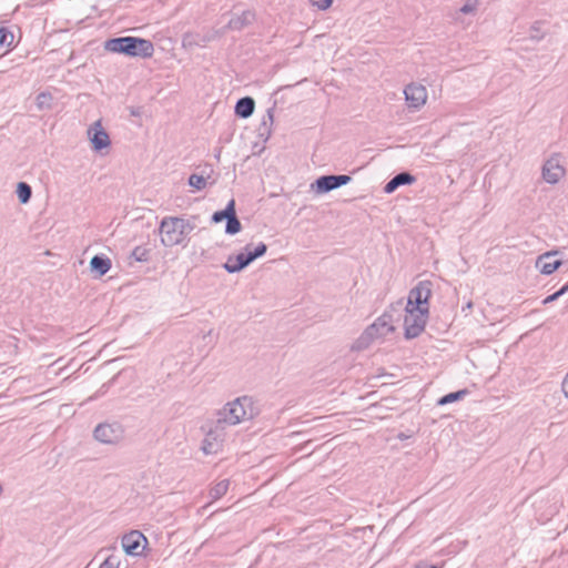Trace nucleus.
I'll use <instances>...</instances> for the list:
<instances>
[{"label": "nucleus", "mask_w": 568, "mask_h": 568, "mask_svg": "<svg viewBox=\"0 0 568 568\" xmlns=\"http://www.w3.org/2000/svg\"><path fill=\"white\" fill-rule=\"evenodd\" d=\"M260 414L256 402L251 396H241L226 403L216 414L220 425L235 426L242 422L251 420Z\"/></svg>", "instance_id": "obj_1"}, {"label": "nucleus", "mask_w": 568, "mask_h": 568, "mask_svg": "<svg viewBox=\"0 0 568 568\" xmlns=\"http://www.w3.org/2000/svg\"><path fill=\"white\" fill-rule=\"evenodd\" d=\"M196 227L195 217L164 216L159 226L161 243L165 247L186 246L187 235Z\"/></svg>", "instance_id": "obj_2"}, {"label": "nucleus", "mask_w": 568, "mask_h": 568, "mask_svg": "<svg viewBox=\"0 0 568 568\" xmlns=\"http://www.w3.org/2000/svg\"><path fill=\"white\" fill-rule=\"evenodd\" d=\"M104 49L113 53H122L129 57L151 58L154 45L151 40L136 37H119L105 41Z\"/></svg>", "instance_id": "obj_3"}, {"label": "nucleus", "mask_w": 568, "mask_h": 568, "mask_svg": "<svg viewBox=\"0 0 568 568\" xmlns=\"http://www.w3.org/2000/svg\"><path fill=\"white\" fill-rule=\"evenodd\" d=\"M405 338L412 339L419 336L424 332L428 318V310L405 307Z\"/></svg>", "instance_id": "obj_4"}, {"label": "nucleus", "mask_w": 568, "mask_h": 568, "mask_svg": "<svg viewBox=\"0 0 568 568\" xmlns=\"http://www.w3.org/2000/svg\"><path fill=\"white\" fill-rule=\"evenodd\" d=\"M432 282L420 281L413 287L408 294V300L405 307L416 310H428V300L432 295Z\"/></svg>", "instance_id": "obj_5"}, {"label": "nucleus", "mask_w": 568, "mask_h": 568, "mask_svg": "<svg viewBox=\"0 0 568 568\" xmlns=\"http://www.w3.org/2000/svg\"><path fill=\"white\" fill-rule=\"evenodd\" d=\"M394 331L393 317L388 313L382 314L373 324L366 327L362 334V339L373 341L385 337Z\"/></svg>", "instance_id": "obj_6"}, {"label": "nucleus", "mask_w": 568, "mask_h": 568, "mask_svg": "<svg viewBox=\"0 0 568 568\" xmlns=\"http://www.w3.org/2000/svg\"><path fill=\"white\" fill-rule=\"evenodd\" d=\"M93 435L100 443L118 444L124 437V429L119 423H102L94 428Z\"/></svg>", "instance_id": "obj_7"}, {"label": "nucleus", "mask_w": 568, "mask_h": 568, "mask_svg": "<svg viewBox=\"0 0 568 568\" xmlns=\"http://www.w3.org/2000/svg\"><path fill=\"white\" fill-rule=\"evenodd\" d=\"M352 178L346 174L339 175H322L312 183L311 187L316 193L323 194L346 185Z\"/></svg>", "instance_id": "obj_8"}, {"label": "nucleus", "mask_w": 568, "mask_h": 568, "mask_svg": "<svg viewBox=\"0 0 568 568\" xmlns=\"http://www.w3.org/2000/svg\"><path fill=\"white\" fill-rule=\"evenodd\" d=\"M121 544L126 555L140 556L148 545V539L141 531L131 530L122 537Z\"/></svg>", "instance_id": "obj_9"}, {"label": "nucleus", "mask_w": 568, "mask_h": 568, "mask_svg": "<svg viewBox=\"0 0 568 568\" xmlns=\"http://www.w3.org/2000/svg\"><path fill=\"white\" fill-rule=\"evenodd\" d=\"M224 425H220V420H215L214 425L209 429L202 444L205 454H213L219 450L225 437Z\"/></svg>", "instance_id": "obj_10"}, {"label": "nucleus", "mask_w": 568, "mask_h": 568, "mask_svg": "<svg viewBox=\"0 0 568 568\" xmlns=\"http://www.w3.org/2000/svg\"><path fill=\"white\" fill-rule=\"evenodd\" d=\"M405 101L409 109L419 110L427 101V90L423 84L412 82L404 89Z\"/></svg>", "instance_id": "obj_11"}, {"label": "nucleus", "mask_w": 568, "mask_h": 568, "mask_svg": "<svg viewBox=\"0 0 568 568\" xmlns=\"http://www.w3.org/2000/svg\"><path fill=\"white\" fill-rule=\"evenodd\" d=\"M566 173L565 168L561 165L559 154L551 155L542 165V179L549 184H556L564 178Z\"/></svg>", "instance_id": "obj_12"}, {"label": "nucleus", "mask_w": 568, "mask_h": 568, "mask_svg": "<svg viewBox=\"0 0 568 568\" xmlns=\"http://www.w3.org/2000/svg\"><path fill=\"white\" fill-rule=\"evenodd\" d=\"M480 0H464V4L459 9L450 12L448 17L452 19L453 23L466 29L471 22L467 21L464 16H476Z\"/></svg>", "instance_id": "obj_13"}, {"label": "nucleus", "mask_w": 568, "mask_h": 568, "mask_svg": "<svg viewBox=\"0 0 568 568\" xmlns=\"http://www.w3.org/2000/svg\"><path fill=\"white\" fill-rule=\"evenodd\" d=\"M88 135L92 144V149L97 152L108 148L111 143L108 132L103 129L100 121L94 122L88 129Z\"/></svg>", "instance_id": "obj_14"}, {"label": "nucleus", "mask_w": 568, "mask_h": 568, "mask_svg": "<svg viewBox=\"0 0 568 568\" xmlns=\"http://www.w3.org/2000/svg\"><path fill=\"white\" fill-rule=\"evenodd\" d=\"M556 251L547 252L537 258L536 266L545 275L552 274L560 265L561 261L556 260Z\"/></svg>", "instance_id": "obj_15"}, {"label": "nucleus", "mask_w": 568, "mask_h": 568, "mask_svg": "<svg viewBox=\"0 0 568 568\" xmlns=\"http://www.w3.org/2000/svg\"><path fill=\"white\" fill-rule=\"evenodd\" d=\"M415 182V176L408 172H400L392 178L384 186V192L390 194L402 185H409Z\"/></svg>", "instance_id": "obj_16"}, {"label": "nucleus", "mask_w": 568, "mask_h": 568, "mask_svg": "<svg viewBox=\"0 0 568 568\" xmlns=\"http://www.w3.org/2000/svg\"><path fill=\"white\" fill-rule=\"evenodd\" d=\"M111 265V260L103 254H97L90 261L91 271L99 277L105 275L110 271Z\"/></svg>", "instance_id": "obj_17"}, {"label": "nucleus", "mask_w": 568, "mask_h": 568, "mask_svg": "<svg viewBox=\"0 0 568 568\" xmlns=\"http://www.w3.org/2000/svg\"><path fill=\"white\" fill-rule=\"evenodd\" d=\"M255 109V101L251 97H244L237 100L235 104V114L239 118L247 119L251 116Z\"/></svg>", "instance_id": "obj_18"}, {"label": "nucleus", "mask_w": 568, "mask_h": 568, "mask_svg": "<svg viewBox=\"0 0 568 568\" xmlns=\"http://www.w3.org/2000/svg\"><path fill=\"white\" fill-rule=\"evenodd\" d=\"M245 267L246 266H245L244 256H243L242 252L235 256L230 255L227 257L226 262L223 264V268L230 274L239 273L242 270H244Z\"/></svg>", "instance_id": "obj_19"}, {"label": "nucleus", "mask_w": 568, "mask_h": 568, "mask_svg": "<svg viewBox=\"0 0 568 568\" xmlns=\"http://www.w3.org/2000/svg\"><path fill=\"white\" fill-rule=\"evenodd\" d=\"M252 17L253 14L250 11H244L242 14L231 18L227 27L231 30H242L251 22Z\"/></svg>", "instance_id": "obj_20"}, {"label": "nucleus", "mask_w": 568, "mask_h": 568, "mask_svg": "<svg viewBox=\"0 0 568 568\" xmlns=\"http://www.w3.org/2000/svg\"><path fill=\"white\" fill-rule=\"evenodd\" d=\"M273 121H274L273 109H268L266 111V114L263 115L261 124L258 126L260 136H265V139L270 138L271 132H272Z\"/></svg>", "instance_id": "obj_21"}, {"label": "nucleus", "mask_w": 568, "mask_h": 568, "mask_svg": "<svg viewBox=\"0 0 568 568\" xmlns=\"http://www.w3.org/2000/svg\"><path fill=\"white\" fill-rule=\"evenodd\" d=\"M230 480L223 479L219 483H216L209 491V496L212 500H217L222 498L229 489Z\"/></svg>", "instance_id": "obj_22"}, {"label": "nucleus", "mask_w": 568, "mask_h": 568, "mask_svg": "<svg viewBox=\"0 0 568 568\" xmlns=\"http://www.w3.org/2000/svg\"><path fill=\"white\" fill-rule=\"evenodd\" d=\"M235 211V201L231 200L224 210L216 211L212 215V222L213 223H220L222 221H227V219L231 216V214Z\"/></svg>", "instance_id": "obj_23"}, {"label": "nucleus", "mask_w": 568, "mask_h": 568, "mask_svg": "<svg viewBox=\"0 0 568 568\" xmlns=\"http://www.w3.org/2000/svg\"><path fill=\"white\" fill-rule=\"evenodd\" d=\"M16 193L21 204H27L32 196V189L27 182H19L17 184Z\"/></svg>", "instance_id": "obj_24"}, {"label": "nucleus", "mask_w": 568, "mask_h": 568, "mask_svg": "<svg viewBox=\"0 0 568 568\" xmlns=\"http://www.w3.org/2000/svg\"><path fill=\"white\" fill-rule=\"evenodd\" d=\"M468 394L467 389H462L457 392L449 393L443 397H440L437 402L439 406H444L450 403H455L457 400L463 399Z\"/></svg>", "instance_id": "obj_25"}, {"label": "nucleus", "mask_w": 568, "mask_h": 568, "mask_svg": "<svg viewBox=\"0 0 568 568\" xmlns=\"http://www.w3.org/2000/svg\"><path fill=\"white\" fill-rule=\"evenodd\" d=\"M241 229L242 224L236 216V211H234L226 221L225 233L229 235H235L241 231Z\"/></svg>", "instance_id": "obj_26"}, {"label": "nucleus", "mask_w": 568, "mask_h": 568, "mask_svg": "<svg viewBox=\"0 0 568 568\" xmlns=\"http://www.w3.org/2000/svg\"><path fill=\"white\" fill-rule=\"evenodd\" d=\"M542 23L540 21H535L529 28V38L535 41H540L545 37V32L541 29Z\"/></svg>", "instance_id": "obj_27"}, {"label": "nucleus", "mask_w": 568, "mask_h": 568, "mask_svg": "<svg viewBox=\"0 0 568 568\" xmlns=\"http://www.w3.org/2000/svg\"><path fill=\"white\" fill-rule=\"evenodd\" d=\"M149 250L144 246H136L133 248L131 253V257H133L136 262H146L149 260Z\"/></svg>", "instance_id": "obj_28"}, {"label": "nucleus", "mask_w": 568, "mask_h": 568, "mask_svg": "<svg viewBox=\"0 0 568 568\" xmlns=\"http://www.w3.org/2000/svg\"><path fill=\"white\" fill-rule=\"evenodd\" d=\"M189 185L195 190H203L206 186V180L199 174H191L189 178Z\"/></svg>", "instance_id": "obj_29"}, {"label": "nucleus", "mask_w": 568, "mask_h": 568, "mask_svg": "<svg viewBox=\"0 0 568 568\" xmlns=\"http://www.w3.org/2000/svg\"><path fill=\"white\" fill-rule=\"evenodd\" d=\"M13 41V33L7 28H0V48L9 47Z\"/></svg>", "instance_id": "obj_30"}, {"label": "nucleus", "mask_w": 568, "mask_h": 568, "mask_svg": "<svg viewBox=\"0 0 568 568\" xmlns=\"http://www.w3.org/2000/svg\"><path fill=\"white\" fill-rule=\"evenodd\" d=\"M568 292V282L561 287L559 288L557 292H555L554 294L551 295H548L544 301H542V304L544 305H547L549 303H552L555 301H557L560 296H562L564 294H566Z\"/></svg>", "instance_id": "obj_31"}, {"label": "nucleus", "mask_w": 568, "mask_h": 568, "mask_svg": "<svg viewBox=\"0 0 568 568\" xmlns=\"http://www.w3.org/2000/svg\"><path fill=\"white\" fill-rule=\"evenodd\" d=\"M120 560L116 556L110 555L104 559V561L101 564L100 568H119Z\"/></svg>", "instance_id": "obj_32"}, {"label": "nucleus", "mask_w": 568, "mask_h": 568, "mask_svg": "<svg viewBox=\"0 0 568 568\" xmlns=\"http://www.w3.org/2000/svg\"><path fill=\"white\" fill-rule=\"evenodd\" d=\"M242 253L244 256L245 266H248L252 262H254L257 258L253 250L251 248V244L245 245L244 252Z\"/></svg>", "instance_id": "obj_33"}, {"label": "nucleus", "mask_w": 568, "mask_h": 568, "mask_svg": "<svg viewBox=\"0 0 568 568\" xmlns=\"http://www.w3.org/2000/svg\"><path fill=\"white\" fill-rule=\"evenodd\" d=\"M242 253L244 256L245 266H248L252 262H254L257 258L253 250L251 248V244L245 245L244 252Z\"/></svg>", "instance_id": "obj_34"}, {"label": "nucleus", "mask_w": 568, "mask_h": 568, "mask_svg": "<svg viewBox=\"0 0 568 568\" xmlns=\"http://www.w3.org/2000/svg\"><path fill=\"white\" fill-rule=\"evenodd\" d=\"M312 6L316 7L318 10H327L334 0H310Z\"/></svg>", "instance_id": "obj_35"}, {"label": "nucleus", "mask_w": 568, "mask_h": 568, "mask_svg": "<svg viewBox=\"0 0 568 568\" xmlns=\"http://www.w3.org/2000/svg\"><path fill=\"white\" fill-rule=\"evenodd\" d=\"M267 251V246L265 243L260 242L254 248L253 252L256 255V257H262Z\"/></svg>", "instance_id": "obj_36"}, {"label": "nucleus", "mask_w": 568, "mask_h": 568, "mask_svg": "<svg viewBox=\"0 0 568 568\" xmlns=\"http://www.w3.org/2000/svg\"><path fill=\"white\" fill-rule=\"evenodd\" d=\"M50 95L49 94H45V93H40L38 97H37V101H38V105L39 108H42L43 105V102L45 99H48Z\"/></svg>", "instance_id": "obj_37"}, {"label": "nucleus", "mask_w": 568, "mask_h": 568, "mask_svg": "<svg viewBox=\"0 0 568 568\" xmlns=\"http://www.w3.org/2000/svg\"><path fill=\"white\" fill-rule=\"evenodd\" d=\"M103 388H105V385H102L101 389L97 393V395L94 396L95 398L98 396H100L101 394H103L104 392L102 390Z\"/></svg>", "instance_id": "obj_38"}]
</instances>
